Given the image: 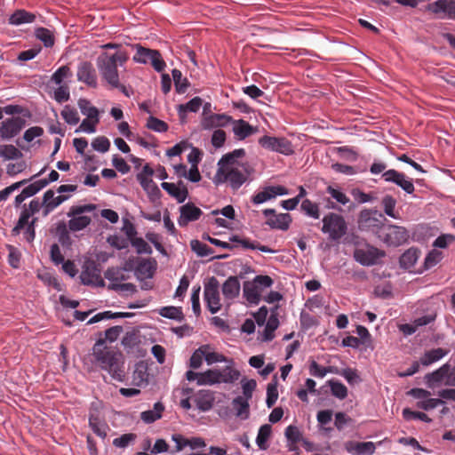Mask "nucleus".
<instances>
[{"mask_svg": "<svg viewBox=\"0 0 455 455\" xmlns=\"http://www.w3.org/2000/svg\"><path fill=\"white\" fill-rule=\"evenodd\" d=\"M136 179L143 190L148 194V199L151 203H156L160 200L162 192L152 179H143L141 175H136Z\"/></svg>", "mask_w": 455, "mask_h": 455, "instance_id": "29", "label": "nucleus"}, {"mask_svg": "<svg viewBox=\"0 0 455 455\" xmlns=\"http://www.w3.org/2000/svg\"><path fill=\"white\" fill-rule=\"evenodd\" d=\"M233 132L239 140H243L251 134L255 133L257 127L251 125L247 121L239 119L233 121Z\"/></svg>", "mask_w": 455, "mask_h": 455, "instance_id": "31", "label": "nucleus"}, {"mask_svg": "<svg viewBox=\"0 0 455 455\" xmlns=\"http://www.w3.org/2000/svg\"><path fill=\"white\" fill-rule=\"evenodd\" d=\"M243 296L249 304L253 306L259 305L261 301V293L251 280L243 282Z\"/></svg>", "mask_w": 455, "mask_h": 455, "instance_id": "32", "label": "nucleus"}, {"mask_svg": "<svg viewBox=\"0 0 455 455\" xmlns=\"http://www.w3.org/2000/svg\"><path fill=\"white\" fill-rule=\"evenodd\" d=\"M161 188L172 198H174L178 204H183L188 198L189 193L188 189L180 190L179 187L172 182H162Z\"/></svg>", "mask_w": 455, "mask_h": 455, "instance_id": "35", "label": "nucleus"}, {"mask_svg": "<svg viewBox=\"0 0 455 455\" xmlns=\"http://www.w3.org/2000/svg\"><path fill=\"white\" fill-rule=\"evenodd\" d=\"M245 154L244 148H235L231 152L224 154L217 163V169L240 166L241 164H237V159L243 157Z\"/></svg>", "mask_w": 455, "mask_h": 455, "instance_id": "25", "label": "nucleus"}, {"mask_svg": "<svg viewBox=\"0 0 455 455\" xmlns=\"http://www.w3.org/2000/svg\"><path fill=\"white\" fill-rule=\"evenodd\" d=\"M35 36L40 40L46 48L52 47L55 42L53 33L44 27L36 28Z\"/></svg>", "mask_w": 455, "mask_h": 455, "instance_id": "50", "label": "nucleus"}, {"mask_svg": "<svg viewBox=\"0 0 455 455\" xmlns=\"http://www.w3.org/2000/svg\"><path fill=\"white\" fill-rule=\"evenodd\" d=\"M259 145L270 152H275L286 156L294 154L291 141L285 137L263 135L258 140Z\"/></svg>", "mask_w": 455, "mask_h": 455, "instance_id": "6", "label": "nucleus"}, {"mask_svg": "<svg viewBox=\"0 0 455 455\" xmlns=\"http://www.w3.org/2000/svg\"><path fill=\"white\" fill-rule=\"evenodd\" d=\"M134 48L136 49V54L132 57V60L140 64H148L153 49L143 47L139 44H135Z\"/></svg>", "mask_w": 455, "mask_h": 455, "instance_id": "58", "label": "nucleus"}, {"mask_svg": "<svg viewBox=\"0 0 455 455\" xmlns=\"http://www.w3.org/2000/svg\"><path fill=\"white\" fill-rule=\"evenodd\" d=\"M449 353V349H444L442 347L432 348L430 350L425 351L419 361L423 366H429L443 359Z\"/></svg>", "mask_w": 455, "mask_h": 455, "instance_id": "34", "label": "nucleus"}, {"mask_svg": "<svg viewBox=\"0 0 455 455\" xmlns=\"http://www.w3.org/2000/svg\"><path fill=\"white\" fill-rule=\"evenodd\" d=\"M149 373L148 363L144 361H140L135 363L132 374L133 385L139 387H146L149 383Z\"/></svg>", "mask_w": 455, "mask_h": 455, "instance_id": "28", "label": "nucleus"}, {"mask_svg": "<svg viewBox=\"0 0 455 455\" xmlns=\"http://www.w3.org/2000/svg\"><path fill=\"white\" fill-rule=\"evenodd\" d=\"M271 191H272V189H271L270 185L263 187L259 192L254 194L251 197V203L254 205H259V204H262L268 202L272 199H275L273 193Z\"/></svg>", "mask_w": 455, "mask_h": 455, "instance_id": "55", "label": "nucleus"}, {"mask_svg": "<svg viewBox=\"0 0 455 455\" xmlns=\"http://www.w3.org/2000/svg\"><path fill=\"white\" fill-rule=\"evenodd\" d=\"M326 386L330 387L331 394L339 400L347 398L348 390L347 387L339 379H331L326 381Z\"/></svg>", "mask_w": 455, "mask_h": 455, "instance_id": "43", "label": "nucleus"}, {"mask_svg": "<svg viewBox=\"0 0 455 455\" xmlns=\"http://www.w3.org/2000/svg\"><path fill=\"white\" fill-rule=\"evenodd\" d=\"M443 255L442 252L437 251L436 249H433L430 251L427 252L424 259V262L422 266H420L418 270L416 271V274L422 275L426 271L431 269L435 266H436L442 259Z\"/></svg>", "mask_w": 455, "mask_h": 455, "instance_id": "39", "label": "nucleus"}, {"mask_svg": "<svg viewBox=\"0 0 455 455\" xmlns=\"http://www.w3.org/2000/svg\"><path fill=\"white\" fill-rule=\"evenodd\" d=\"M130 244L136 250L139 255L153 253L151 246L140 236L131 241Z\"/></svg>", "mask_w": 455, "mask_h": 455, "instance_id": "62", "label": "nucleus"}, {"mask_svg": "<svg viewBox=\"0 0 455 455\" xmlns=\"http://www.w3.org/2000/svg\"><path fill=\"white\" fill-rule=\"evenodd\" d=\"M252 171L248 164H241L240 166L231 168L217 169L212 178V183L216 186L228 183L232 190L236 191L243 184L251 182L250 176Z\"/></svg>", "mask_w": 455, "mask_h": 455, "instance_id": "1", "label": "nucleus"}, {"mask_svg": "<svg viewBox=\"0 0 455 455\" xmlns=\"http://www.w3.org/2000/svg\"><path fill=\"white\" fill-rule=\"evenodd\" d=\"M8 251V264L15 269H19L20 267V259L21 253L20 251L13 245L8 244L6 245Z\"/></svg>", "mask_w": 455, "mask_h": 455, "instance_id": "61", "label": "nucleus"}, {"mask_svg": "<svg viewBox=\"0 0 455 455\" xmlns=\"http://www.w3.org/2000/svg\"><path fill=\"white\" fill-rule=\"evenodd\" d=\"M347 452L354 455H372L376 446L373 442L347 441L344 443Z\"/></svg>", "mask_w": 455, "mask_h": 455, "instance_id": "17", "label": "nucleus"}, {"mask_svg": "<svg viewBox=\"0 0 455 455\" xmlns=\"http://www.w3.org/2000/svg\"><path fill=\"white\" fill-rule=\"evenodd\" d=\"M164 409V404L157 401L154 403L152 409L140 412V419L146 424H152L163 417Z\"/></svg>", "mask_w": 455, "mask_h": 455, "instance_id": "33", "label": "nucleus"}, {"mask_svg": "<svg viewBox=\"0 0 455 455\" xmlns=\"http://www.w3.org/2000/svg\"><path fill=\"white\" fill-rule=\"evenodd\" d=\"M35 19V14L25 10H17L10 15L8 22L10 25L20 26L22 24L32 23Z\"/></svg>", "mask_w": 455, "mask_h": 455, "instance_id": "41", "label": "nucleus"}, {"mask_svg": "<svg viewBox=\"0 0 455 455\" xmlns=\"http://www.w3.org/2000/svg\"><path fill=\"white\" fill-rule=\"evenodd\" d=\"M70 196L68 195H59L55 196L53 189L46 190L42 196L43 204V216L46 217L57 207L62 204L65 201L68 200Z\"/></svg>", "mask_w": 455, "mask_h": 455, "instance_id": "14", "label": "nucleus"}, {"mask_svg": "<svg viewBox=\"0 0 455 455\" xmlns=\"http://www.w3.org/2000/svg\"><path fill=\"white\" fill-rule=\"evenodd\" d=\"M220 283L215 276H211L204 283V299L211 314H217L220 308Z\"/></svg>", "mask_w": 455, "mask_h": 455, "instance_id": "7", "label": "nucleus"}, {"mask_svg": "<svg viewBox=\"0 0 455 455\" xmlns=\"http://www.w3.org/2000/svg\"><path fill=\"white\" fill-rule=\"evenodd\" d=\"M172 76L176 92L178 94L185 93L190 86L188 79L187 77H183L181 71L177 68H173L172 70Z\"/></svg>", "mask_w": 455, "mask_h": 455, "instance_id": "45", "label": "nucleus"}, {"mask_svg": "<svg viewBox=\"0 0 455 455\" xmlns=\"http://www.w3.org/2000/svg\"><path fill=\"white\" fill-rule=\"evenodd\" d=\"M61 117L69 125H76L79 123L80 118L76 108L66 105L60 112Z\"/></svg>", "mask_w": 455, "mask_h": 455, "instance_id": "59", "label": "nucleus"}, {"mask_svg": "<svg viewBox=\"0 0 455 455\" xmlns=\"http://www.w3.org/2000/svg\"><path fill=\"white\" fill-rule=\"evenodd\" d=\"M262 214L268 218L265 224L271 229H279L286 231L290 228L292 218L290 213H276L275 209L267 208L262 211Z\"/></svg>", "mask_w": 455, "mask_h": 455, "instance_id": "11", "label": "nucleus"}, {"mask_svg": "<svg viewBox=\"0 0 455 455\" xmlns=\"http://www.w3.org/2000/svg\"><path fill=\"white\" fill-rule=\"evenodd\" d=\"M219 370L217 368L207 369L199 372L198 386L219 385Z\"/></svg>", "mask_w": 455, "mask_h": 455, "instance_id": "44", "label": "nucleus"}, {"mask_svg": "<svg viewBox=\"0 0 455 455\" xmlns=\"http://www.w3.org/2000/svg\"><path fill=\"white\" fill-rule=\"evenodd\" d=\"M194 402L200 411H209L215 402L214 392L209 389H201L196 394Z\"/></svg>", "mask_w": 455, "mask_h": 455, "instance_id": "19", "label": "nucleus"}, {"mask_svg": "<svg viewBox=\"0 0 455 455\" xmlns=\"http://www.w3.org/2000/svg\"><path fill=\"white\" fill-rule=\"evenodd\" d=\"M228 364L223 368H217L219 370V384H233L241 376V372L234 368V360L231 359L228 363Z\"/></svg>", "mask_w": 455, "mask_h": 455, "instance_id": "24", "label": "nucleus"}, {"mask_svg": "<svg viewBox=\"0 0 455 455\" xmlns=\"http://www.w3.org/2000/svg\"><path fill=\"white\" fill-rule=\"evenodd\" d=\"M382 178L386 182L393 183L403 189L406 194L412 195L413 197H416L413 195L415 191L413 180L407 177L403 172L395 169H388L383 172Z\"/></svg>", "mask_w": 455, "mask_h": 455, "instance_id": "10", "label": "nucleus"}, {"mask_svg": "<svg viewBox=\"0 0 455 455\" xmlns=\"http://www.w3.org/2000/svg\"><path fill=\"white\" fill-rule=\"evenodd\" d=\"M277 308H278V306H275L271 309L270 315L264 325L265 328L261 333V336H262L261 340L264 342H268V341H271L274 339L275 331L278 329V327L280 325V322L278 319V314L276 312Z\"/></svg>", "mask_w": 455, "mask_h": 455, "instance_id": "18", "label": "nucleus"}, {"mask_svg": "<svg viewBox=\"0 0 455 455\" xmlns=\"http://www.w3.org/2000/svg\"><path fill=\"white\" fill-rule=\"evenodd\" d=\"M387 220L385 215L375 208H364L360 211L357 218V228L361 232L379 236Z\"/></svg>", "mask_w": 455, "mask_h": 455, "instance_id": "2", "label": "nucleus"}, {"mask_svg": "<svg viewBox=\"0 0 455 455\" xmlns=\"http://www.w3.org/2000/svg\"><path fill=\"white\" fill-rule=\"evenodd\" d=\"M156 260L153 258L140 259L136 266L135 275L137 279L143 281L142 275L146 278H153L156 270Z\"/></svg>", "mask_w": 455, "mask_h": 455, "instance_id": "20", "label": "nucleus"}, {"mask_svg": "<svg viewBox=\"0 0 455 455\" xmlns=\"http://www.w3.org/2000/svg\"><path fill=\"white\" fill-rule=\"evenodd\" d=\"M27 125V121L20 116H10L0 124V138L3 140H11L18 136Z\"/></svg>", "mask_w": 455, "mask_h": 455, "instance_id": "9", "label": "nucleus"}, {"mask_svg": "<svg viewBox=\"0 0 455 455\" xmlns=\"http://www.w3.org/2000/svg\"><path fill=\"white\" fill-rule=\"evenodd\" d=\"M97 68L104 81L111 87L119 85V72L117 65L114 64V59H106L102 55L97 59Z\"/></svg>", "mask_w": 455, "mask_h": 455, "instance_id": "8", "label": "nucleus"}, {"mask_svg": "<svg viewBox=\"0 0 455 455\" xmlns=\"http://www.w3.org/2000/svg\"><path fill=\"white\" fill-rule=\"evenodd\" d=\"M396 199L391 195H385L382 197L381 204L383 206L384 215L391 219H399V214L395 212Z\"/></svg>", "mask_w": 455, "mask_h": 455, "instance_id": "47", "label": "nucleus"}, {"mask_svg": "<svg viewBox=\"0 0 455 455\" xmlns=\"http://www.w3.org/2000/svg\"><path fill=\"white\" fill-rule=\"evenodd\" d=\"M284 435L287 440L289 450L291 451H296L298 449L297 444L300 443L303 439L298 427L294 425H289L285 428Z\"/></svg>", "mask_w": 455, "mask_h": 455, "instance_id": "40", "label": "nucleus"}, {"mask_svg": "<svg viewBox=\"0 0 455 455\" xmlns=\"http://www.w3.org/2000/svg\"><path fill=\"white\" fill-rule=\"evenodd\" d=\"M248 399L241 395L235 396L232 401V406L235 411V417L246 420L250 417V403Z\"/></svg>", "mask_w": 455, "mask_h": 455, "instance_id": "37", "label": "nucleus"}, {"mask_svg": "<svg viewBox=\"0 0 455 455\" xmlns=\"http://www.w3.org/2000/svg\"><path fill=\"white\" fill-rule=\"evenodd\" d=\"M211 349L209 345L200 346L198 348L194 350L189 359V367L192 369H199L204 360L205 350Z\"/></svg>", "mask_w": 455, "mask_h": 455, "instance_id": "51", "label": "nucleus"}, {"mask_svg": "<svg viewBox=\"0 0 455 455\" xmlns=\"http://www.w3.org/2000/svg\"><path fill=\"white\" fill-rule=\"evenodd\" d=\"M148 63H150L154 69L158 73L163 72L166 67V63L162 57L161 52L155 49H153L149 56Z\"/></svg>", "mask_w": 455, "mask_h": 455, "instance_id": "63", "label": "nucleus"}, {"mask_svg": "<svg viewBox=\"0 0 455 455\" xmlns=\"http://www.w3.org/2000/svg\"><path fill=\"white\" fill-rule=\"evenodd\" d=\"M386 257V252L369 243H365L363 248H355L353 251V259L363 267H372L380 264Z\"/></svg>", "mask_w": 455, "mask_h": 455, "instance_id": "5", "label": "nucleus"}, {"mask_svg": "<svg viewBox=\"0 0 455 455\" xmlns=\"http://www.w3.org/2000/svg\"><path fill=\"white\" fill-rule=\"evenodd\" d=\"M420 254L421 251L416 246L405 250L399 257V267L405 271L409 270L416 264Z\"/></svg>", "mask_w": 455, "mask_h": 455, "instance_id": "23", "label": "nucleus"}, {"mask_svg": "<svg viewBox=\"0 0 455 455\" xmlns=\"http://www.w3.org/2000/svg\"><path fill=\"white\" fill-rule=\"evenodd\" d=\"M41 208H43L42 203L38 198H34L29 202L28 205H22V210L20 212L27 215V217L30 220L36 213L39 212Z\"/></svg>", "mask_w": 455, "mask_h": 455, "instance_id": "64", "label": "nucleus"}, {"mask_svg": "<svg viewBox=\"0 0 455 455\" xmlns=\"http://www.w3.org/2000/svg\"><path fill=\"white\" fill-rule=\"evenodd\" d=\"M146 127L158 133L165 132L169 129L167 123L152 115L148 117Z\"/></svg>", "mask_w": 455, "mask_h": 455, "instance_id": "57", "label": "nucleus"}, {"mask_svg": "<svg viewBox=\"0 0 455 455\" xmlns=\"http://www.w3.org/2000/svg\"><path fill=\"white\" fill-rule=\"evenodd\" d=\"M426 10L434 14L443 13V18L455 20V0H435L428 4Z\"/></svg>", "mask_w": 455, "mask_h": 455, "instance_id": "15", "label": "nucleus"}, {"mask_svg": "<svg viewBox=\"0 0 455 455\" xmlns=\"http://www.w3.org/2000/svg\"><path fill=\"white\" fill-rule=\"evenodd\" d=\"M100 272L99 265L92 259H87L83 265V270L80 275V282L84 285H91L93 279Z\"/></svg>", "mask_w": 455, "mask_h": 455, "instance_id": "27", "label": "nucleus"}, {"mask_svg": "<svg viewBox=\"0 0 455 455\" xmlns=\"http://www.w3.org/2000/svg\"><path fill=\"white\" fill-rule=\"evenodd\" d=\"M67 216L69 218L67 226L71 232L84 230L92 222L90 216L84 214H72V206L69 208Z\"/></svg>", "mask_w": 455, "mask_h": 455, "instance_id": "21", "label": "nucleus"}, {"mask_svg": "<svg viewBox=\"0 0 455 455\" xmlns=\"http://www.w3.org/2000/svg\"><path fill=\"white\" fill-rule=\"evenodd\" d=\"M321 231L327 234L331 241H339L347 231V225L344 217L335 212L325 214L322 220Z\"/></svg>", "mask_w": 455, "mask_h": 455, "instance_id": "4", "label": "nucleus"}, {"mask_svg": "<svg viewBox=\"0 0 455 455\" xmlns=\"http://www.w3.org/2000/svg\"><path fill=\"white\" fill-rule=\"evenodd\" d=\"M69 228L64 220H60L55 224V235L58 243L65 249L71 250L73 240L69 235Z\"/></svg>", "mask_w": 455, "mask_h": 455, "instance_id": "30", "label": "nucleus"}, {"mask_svg": "<svg viewBox=\"0 0 455 455\" xmlns=\"http://www.w3.org/2000/svg\"><path fill=\"white\" fill-rule=\"evenodd\" d=\"M76 76L79 82L84 83L89 87L98 86L96 70L90 61H81L78 64Z\"/></svg>", "mask_w": 455, "mask_h": 455, "instance_id": "16", "label": "nucleus"}, {"mask_svg": "<svg viewBox=\"0 0 455 455\" xmlns=\"http://www.w3.org/2000/svg\"><path fill=\"white\" fill-rule=\"evenodd\" d=\"M190 248L194 253L201 258L210 256L214 252L212 248L198 239H192L190 241Z\"/></svg>", "mask_w": 455, "mask_h": 455, "instance_id": "54", "label": "nucleus"}, {"mask_svg": "<svg viewBox=\"0 0 455 455\" xmlns=\"http://www.w3.org/2000/svg\"><path fill=\"white\" fill-rule=\"evenodd\" d=\"M158 314L167 319L181 323L185 320V315L180 307L164 306L158 309Z\"/></svg>", "mask_w": 455, "mask_h": 455, "instance_id": "42", "label": "nucleus"}, {"mask_svg": "<svg viewBox=\"0 0 455 455\" xmlns=\"http://www.w3.org/2000/svg\"><path fill=\"white\" fill-rule=\"evenodd\" d=\"M241 283L239 277L235 275L228 276L222 284L221 291L225 299H234L239 296Z\"/></svg>", "mask_w": 455, "mask_h": 455, "instance_id": "26", "label": "nucleus"}, {"mask_svg": "<svg viewBox=\"0 0 455 455\" xmlns=\"http://www.w3.org/2000/svg\"><path fill=\"white\" fill-rule=\"evenodd\" d=\"M23 154L15 146L4 144L0 146V157L5 161L20 159Z\"/></svg>", "mask_w": 455, "mask_h": 455, "instance_id": "49", "label": "nucleus"}, {"mask_svg": "<svg viewBox=\"0 0 455 455\" xmlns=\"http://www.w3.org/2000/svg\"><path fill=\"white\" fill-rule=\"evenodd\" d=\"M106 242L113 248L120 251L128 248L130 242L118 234L109 235L106 238Z\"/></svg>", "mask_w": 455, "mask_h": 455, "instance_id": "60", "label": "nucleus"}, {"mask_svg": "<svg viewBox=\"0 0 455 455\" xmlns=\"http://www.w3.org/2000/svg\"><path fill=\"white\" fill-rule=\"evenodd\" d=\"M278 379L275 375L270 383L267 387L266 405L268 409L272 408L278 399Z\"/></svg>", "mask_w": 455, "mask_h": 455, "instance_id": "48", "label": "nucleus"}, {"mask_svg": "<svg viewBox=\"0 0 455 455\" xmlns=\"http://www.w3.org/2000/svg\"><path fill=\"white\" fill-rule=\"evenodd\" d=\"M172 440L175 443L176 451H181L188 447L192 452H199L200 450L206 447L205 440L200 436L187 437L181 434L176 433L172 435Z\"/></svg>", "mask_w": 455, "mask_h": 455, "instance_id": "12", "label": "nucleus"}, {"mask_svg": "<svg viewBox=\"0 0 455 455\" xmlns=\"http://www.w3.org/2000/svg\"><path fill=\"white\" fill-rule=\"evenodd\" d=\"M89 427L99 437L104 439L107 436V430L108 429V427L104 421L100 419L97 412L90 411Z\"/></svg>", "mask_w": 455, "mask_h": 455, "instance_id": "38", "label": "nucleus"}, {"mask_svg": "<svg viewBox=\"0 0 455 455\" xmlns=\"http://www.w3.org/2000/svg\"><path fill=\"white\" fill-rule=\"evenodd\" d=\"M179 212L180 216L177 222L181 228H185L188 223L199 220L204 214L203 211L192 202L183 203L179 208Z\"/></svg>", "mask_w": 455, "mask_h": 455, "instance_id": "13", "label": "nucleus"}, {"mask_svg": "<svg viewBox=\"0 0 455 455\" xmlns=\"http://www.w3.org/2000/svg\"><path fill=\"white\" fill-rule=\"evenodd\" d=\"M377 238L387 247H399L409 243L410 233L406 228L387 220Z\"/></svg>", "mask_w": 455, "mask_h": 455, "instance_id": "3", "label": "nucleus"}, {"mask_svg": "<svg viewBox=\"0 0 455 455\" xmlns=\"http://www.w3.org/2000/svg\"><path fill=\"white\" fill-rule=\"evenodd\" d=\"M140 344V340L134 331H127L121 339V345L127 353L133 352L134 348Z\"/></svg>", "mask_w": 455, "mask_h": 455, "instance_id": "53", "label": "nucleus"}, {"mask_svg": "<svg viewBox=\"0 0 455 455\" xmlns=\"http://www.w3.org/2000/svg\"><path fill=\"white\" fill-rule=\"evenodd\" d=\"M326 192L334 199L337 203L341 205H346L350 200L341 188L339 186L329 185L326 188Z\"/></svg>", "mask_w": 455, "mask_h": 455, "instance_id": "56", "label": "nucleus"}, {"mask_svg": "<svg viewBox=\"0 0 455 455\" xmlns=\"http://www.w3.org/2000/svg\"><path fill=\"white\" fill-rule=\"evenodd\" d=\"M272 434V427L269 424H263L259 427L256 437V443L258 447L265 451L268 447V439Z\"/></svg>", "mask_w": 455, "mask_h": 455, "instance_id": "46", "label": "nucleus"}, {"mask_svg": "<svg viewBox=\"0 0 455 455\" xmlns=\"http://www.w3.org/2000/svg\"><path fill=\"white\" fill-rule=\"evenodd\" d=\"M203 105V99L199 96H195L188 102L177 106V112L181 124L187 122V115L188 112L196 113Z\"/></svg>", "mask_w": 455, "mask_h": 455, "instance_id": "22", "label": "nucleus"}, {"mask_svg": "<svg viewBox=\"0 0 455 455\" xmlns=\"http://www.w3.org/2000/svg\"><path fill=\"white\" fill-rule=\"evenodd\" d=\"M78 108L82 115L85 116L87 119L93 121V123H100V111L92 105L91 101L85 98H81L77 101Z\"/></svg>", "mask_w": 455, "mask_h": 455, "instance_id": "36", "label": "nucleus"}, {"mask_svg": "<svg viewBox=\"0 0 455 455\" xmlns=\"http://www.w3.org/2000/svg\"><path fill=\"white\" fill-rule=\"evenodd\" d=\"M300 210L304 212L306 216L310 217L314 220H318L320 218V209L318 204L307 198L302 200L300 204Z\"/></svg>", "mask_w": 455, "mask_h": 455, "instance_id": "52", "label": "nucleus"}]
</instances>
